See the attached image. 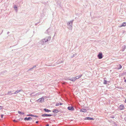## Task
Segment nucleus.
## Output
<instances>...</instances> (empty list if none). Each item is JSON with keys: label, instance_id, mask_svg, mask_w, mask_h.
I'll return each mask as SVG.
<instances>
[{"label": "nucleus", "instance_id": "obj_1", "mask_svg": "<svg viewBox=\"0 0 126 126\" xmlns=\"http://www.w3.org/2000/svg\"><path fill=\"white\" fill-rule=\"evenodd\" d=\"M47 39H46V41H45L44 39H43L42 40L40 41V43L42 44V45H44L45 42H47L48 40H50V39L51 37H48Z\"/></svg>", "mask_w": 126, "mask_h": 126}, {"label": "nucleus", "instance_id": "obj_2", "mask_svg": "<svg viewBox=\"0 0 126 126\" xmlns=\"http://www.w3.org/2000/svg\"><path fill=\"white\" fill-rule=\"evenodd\" d=\"M97 57L100 59L102 58L103 57L102 53L101 52L99 53L97 55Z\"/></svg>", "mask_w": 126, "mask_h": 126}, {"label": "nucleus", "instance_id": "obj_3", "mask_svg": "<svg viewBox=\"0 0 126 126\" xmlns=\"http://www.w3.org/2000/svg\"><path fill=\"white\" fill-rule=\"evenodd\" d=\"M73 21V20H71L70 21L68 22V23L67 25L70 26V28H72Z\"/></svg>", "mask_w": 126, "mask_h": 126}, {"label": "nucleus", "instance_id": "obj_4", "mask_svg": "<svg viewBox=\"0 0 126 126\" xmlns=\"http://www.w3.org/2000/svg\"><path fill=\"white\" fill-rule=\"evenodd\" d=\"M52 116V115L50 114H43L41 116L42 117H47V116Z\"/></svg>", "mask_w": 126, "mask_h": 126}, {"label": "nucleus", "instance_id": "obj_5", "mask_svg": "<svg viewBox=\"0 0 126 126\" xmlns=\"http://www.w3.org/2000/svg\"><path fill=\"white\" fill-rule=\"evenodd\" d=\"M67 109L69 110L73 111L74 110V109L73 107H68L67 108Z\"/></svg>", "mask_w": 126, "mask_h": 126}, {"label": "nucleus", "instance_id": "obj_6", "mask_svg": "<svg viewBox=\"0 0 126 126\" xmlns=\"http://www.w3.org/2000/svg\"><path fill=\"white\" fill-rule=\"evenodd\" d=\"M125 107L124 106L122 105H121L120 106L119 109L120 110H122L124 109Z\"/></svg>", "mask_w": 126, "mask_h": 126}, {"label": "nucleus", "instance_id": "obj_7", "mask_svg": "<svg viewBox=\"0 0 126 126\" xmlns=\"http://www.w3.org/2000/svg\"><path fill=\"white\" fill-rule=\"evenodd\" d=\"M32 117H29L28 118L25 117L24 118V120H32Z\"/></svg>", "mask_w": 126, "mask_h": 126}, {"label": "nucleus", "instance_id": "obj_8", "mask_svg": "<svg viewBox=\"0 0 126 126\" xmlns=\"http://www.w3.org/2000/svg\"><path fill=\"white\" fill-rule=\"evenodd\" d=\"M44 100V98L42 97L39 98L38 100V101L40 102H42Z\"/></svg>", "mask_w": 126, "mask_h": 126}, {"label": "nucleus", "instance_id": "obj_9", "mask_svg": "<svg viewBox=\"0 0 126 126\" xmlns=\"http://www.w3.org/2000/svg\"><path fill=\"white\" fill-rule=\"evenodd\" d=\"M27 116H30L35 117H38V116L36 115H33L32 114H29L27 115Z\"/></svg>", "mask_w": 126, "mask_h": 126}, {"label": "nucleus", "instance_id": "obj_10", "mask_svg": "<svg viewBox=\"0 0 126 126\" xmlns=\"http://www.w3.org/2000/svg\"><path fill=\"white\" fill-rule=\"evenodd\" d=\"M23 91V90L22 89H20V90H17L14 93V94H16L17 93L20 92H22Z\"/></svg>", "mask_w": 126, "mask_h": 126}, {"label": "nucleus", "instance_id": "obj_11", "mask_svg": "<svg viewBox=\"0 0 126 126\" xmlns=\"http://www.w3.org/2000/svg\"><path fill=\"white\" fill-rule=\"evenodd\" d=\"M94 119L92 118L91 117H86L85 118V120H94Z\"/></svg>", "mask_w": 126, "mask_h": 126}, {"label": "nucleus", "instance_id": "obj_12", "mask_svg": "<svg viewBox=\"0 0 126 126\" xmlns=\"http://www.w3.org/2000/svg\"><path fill=\"white\" fill-rule=\"evenodd\" d=\"M122 68V66L121 65L119 64V65H117V68H116L118 69H121Z\"/></svg>", "mask_w": 126, "mask_h": 126}, {"label": "nucleus", "instance_id": "obj_13", "mask_svg": "<svg viewBox=\"0 0 126 126\" xmlns=\"http://www.w3.org/2000/svg\"><path fill=\"white\" fill-rule=\"evenodd\" d=\"M69 80L74 82L75 81V78H72L71 79H68Z\"/></svg>", "mask_w": 126, "mask_h": 126}, {"label": "nucleus", "instance_id": "obj_14", "mask_svg": "<svg viewBox=\"0 0 126 126\" xmlns=\"http://www.w3.org/2000/svg\"><path fill=\"white\" fill-rule=\"evenodd\" d=\"M126 26V23L124 22L121 25V27L125 26Z\"/></svg>", "mask_w": 126, "mask_h": 126}, {"label": "nucleus", "instance_id": "obj_15", "mask_svg": "<svg viewBox=\"0 0 126 126\" xmlns=\"http://www.w3.org/2000/svg\"><path fill=\"white\" fill-rule=\"evenodd\" d=\"M63 104L62 103H57L56 104V106H59V105H62Z\"/></svg>", "mask_w": 126, "mask_h": 126}, {"label": "nucleus", "instance_id": "obj_16", "mask_svg": "<svg viewBox=\"0 0 126 126\" xmlns=\"http://www.w3.org/2000/svg\"><path fill=\"white\" fill-rule=\"evenodd\" d=\"M106 78H104V80L103 82V84H107V81L105 80V79Z\"/></svg>", "mask_w": 126, "mask_h": 126}, {"label": "nucleus", "instance_id": "obj_17", "mask_svg": "<svg viewBox=\"0 0 126 126\" xmlns=\"http://www.w3.org/2000/svg\"><path fill=\"white\" fill-rule=\"evenodd\" d=\"M12 91H8V93L7 94L11 95L12 94H13H13L12 93Z\"/></svg>", "mask_w": 126, "mask_h": 126}, {"label": "nucleus", "instance_id": "obj_18", "mask_svg": "<svg viewBox=\"0 0 126 126\" xmlns=\"http://www.w3.org/2000/svg\"><path fill=\"white\" fill-rule=\"evenodd\" d=\"M80 111L81 112H86V110L85 109H82Z\"/></svg>", "mask_w": 126, "mask_h": 126}, {"label": "nucleus", "instance_id": "obj_19", "mask_svg": "<svg viewBox=\"0 0 126 126\" xmlns=\"http://www.w3.org/2000/svg\"><path fill=\"white\" fill-rule=\"evenodd\" d=\"M53 112L54 113H57L58 112V111L57 110L55 109L53 111Z\"/></svg>", "mask_w": 126, "mask_h": 126}, {"label": "nucleus", "instance_id": "obj_20", "mask_svg": "<svg viewBox=\"0 0 126 126\" xmlns=\"http://www.w3.org/2000/svg\"><path fill=\"white\" fill-rule=\"evenodd\" d=\"M43 93L42 92H39L38 93H36L35 95L33 96H34L35 95H38L40 94H42Z\"/></svg>", "mask_w": 126, "mask_h": 126}, {"label": "nucleus", "instance_id": "obj_21", "mask_svg": "<svg viewBox=\"0 0 126 126\" xmlns=\"http://www.w3.org/2000/svg\"><path fill=\"white\" fill-rule=\"evenodd\" d=\"M44 110L46 112H49L51 111V110H48L47 109H44Z\"/></svg>", "mask_w": 126, "mask_h": 126}, {"label": "nucleus", "instance_id": "obj_22", "mask_svg": "<svg viewBox=\"0 0 126 126\" xmlns=\"http://www.w3.org/2000/svg\"><path fill=\"white\" fill-rule=\"evenodd\" d=\"M18 113H19V114H20V115H22L24 114V113L21 112L20 111H18Z\"/></svg>", "mask_w": 126, "mask_h": 126}, {"label": "nucleus", "instance_id": "obj_23", "mask_svg": "<svg viewBox=\"0 0 126 126\" xmlns=\"http://www.w3.org/2000/svg\"><path fill=\"white\" fill-rule=\"evenodd\" d=\"M14 9L16 11H17V7L16 6V5H15L14 6Z\"/></svg>", "mask_w": 126, "mask_h": 126}, {"label": "nucleus", "instance_id": "obj_24", "mask_svg": "<svg viewBox=\"0 0 126 126\" xmlns=\"http://www.w3.org/2000/svg\"><path fill=\"white\" fill-rule=\"evenodd\" d=\"M125 49V46H123V49L122 50V51H124Z\"/></svg>", "mask_w": 126, "mask_h": 126}, {"label": "nucleus", "instance_id": "obj_25", "mask_svg": "<svg viewBox=\"0 0 126 126\" xmlns=\"http://www.w3.org/2000/svg\"><path fill=\"white\" fill-rule=\"evenodd\" d=\"M82 76V75H80L79 76H78V77H79V78H80Z\"/></svg>", "mask_w": 126, "mask_h": 126}, {"label": "nucleus", "instance_id": "obj_26", "mask_svg": "<svg viewBox=\"0 0 126 126\" xmlns=\"http://www.w3.org/2000/svg\"><path fill=\"white\" fill-rule=\"evenodd\" d=\"M82 76V75H80L79 76H78V77H79V78H80Z\"/></svg>", "mask_w": 126, "mask_h": 126}, {"label": "nucleus", "instance_id": "obj_27", "mask_svg": "<svg viewBox=\"0 0 126 126\" xmlns=\"http://www.w3.org/2000/svg\"><path fill=\"white\" fill-rule=\"evenodd\" d=\"M76 55V54H73V55L72 56L71 58H73V57H74V56H75Z\"/></svg>", "mask_w": 126, "mask_h": 126}, {"label": "nucleus", "instance_id": "obj_28", "mask_svg": "<svg viewBox=\"0 0 126 126\" xmlns=\"http://www.w3.org/2000/svg\"><path fill=\"white\" fill-rule=\"evenodd\" d=\"M33 69V68H31L29 69L28 70V71H30L31 70H32V69Z\"/></svg>", "mask_w": 126, "mask_h": 126}, {"label": "nucleus", "instance_id": "obj_29", "mask_svg": "<svg viewBox=\"0 0 126 126\" xmlns=\"http://www.w3.org/2000/svg\"><path fill=\"white\" fill-rule=\"evenodd\" d=\"M48 38V37H46L45 38L43 39H45V41H46V39H48V38Z\"/></svg>", "mask_w": 126, "mask_h": 126}, {"label": "nucleus", "instance_id": "obj_30", "mask_svg": "<svg viewBox=\"0 0 126 126\" xmlns=\"http://www.w3.org/2000/svg\"><path fill=\"white\" fill-rule=\"evenodd\" d=\"M13 121L15 122H18L16 120H13Z\"/></svg>", "mask_w": 126, "mask_h": 126}, {"label": "nucleus", "instance_id": "obj_31", "mask_svg": "<svg viewBox=\"0 0 126 126\" xmlns=\"http://www.w3.org/2000/svg\"><path fill=\"white\" fill-rule=\"evenodd\" d=\"M2 107L0 106V110L2 109Z\"/></svg>", "mask_w": 126, "mask_h": 126}, {"label": "nucleus", "instance_id": "obj_32", "mask_svg": "<svg viewBox=\"0 0 126 126\" xmlns=\"http://www.w3.org/2000/svg\"><path fill=\"white\" fill-rule=\"evenodd\" d=\"M74 78H75V80H76V79H77V78L76 77H74Z\"/></svg>", "mask_w": 126, "mask_h": 126}, {"label": "nucleus", "instance_id": "obj_33", "mask_svg": "<svg viewBox=\"0 0 126 126\" xmlns=\"http://www.w3.org/2000/svg\"><path fill=\"white\" fill-rule=\"evenodd\" d=\"M36 67V65H34L32 68H35Z\"/></svg>", "mask_w": 126, "mask_h": 126}, {"label": "nucleus", "instance_id": "obj_34", "mask_svg": "<svg viewBox=\"0 0 126 126\" xmlns=\"http://www.w3.org/2000/svg\"><path fill=\"white\" fill-rule=\"evenodd\" d=\"M3 114H2L1 115V118H2L3 117Z\"/></svg>", "mask_w": 126, "mask_h": 126}, {"label": "nucleus", "instance_id": "obj_35", "mask_svg": "<svg viewBox=\"0 0 126 126\" xmlns=\"http://www.w3.org/2000/svg\"><path fill=\"white\" fill-rule=\"evenodd\" d=\"M76 77L77 78V79H79V77H78V76H76Z\"/></svg>", "mask_w": 126, "mask_h": 126}, {"label": "nucleus", "instance_id": "obj_36", "mask_svg": "<svg viewBox=\"0 0 126 126\" xmlns=\"http://www.w3.org/2000/svg\"><path fill=\"white\" fill-rule=\"evenodd\" d=\"M38 121H37L36 122V124H38Z\"/></svg>", "mask_w": 126, "mask_h": 126}, {"label": "nucleus", "instance_id": "obj_37", "mask_svg": "<svg viewBox=\"0 0 126 126\" xmlns=\"http://www.w3.org/2000/svg\"><path fill=\"white\" fill-rule=\"evenodd\" d=\"M33 93H31V94H30V96H31V95H32V94H33Z\"/></svg>", "mask_w": 126, "mask_h": 126}, {"label": "nucleus", "instance_id": "obj_38", "mask_svg": "<svg viewBox=\"0 0 126 126\" xmlns=\"http://www.w3.org/2000/svg\"><path fill=\"white\" fill-rule=\"evenodd\" d=\"M9 33L10 32H8L7 33V34H9Z\"/></svg>", "mask_w": 126, "mask_h": 126}, {"label": "nucleus", "instance_id": "obj_39", "mask_svg": "<svg viewBox=\"0 0 126 126\" xmlns=\"http://www.w3.org/2000/svg\"><path fill=\"white\" fill-rule=\"evenodd\" d=\"M46 126H49V124H47Z\"/></svg>", "mask_w": 126, "mask_h": 126}, {"label": "nucleus", "instance_id": "obj_40", "mask_svg": "<svg viewBox=\"0 0 126 126\" xmlns=\"http://www.w3.org/2000/svg\"><path fill=\"white\" fill-rule=\"evenodd\" d=\"M124 81H125V82H126V79H125V80H124Z\"/></svg>", "mask_w": 126, "mask_h": 126}, {"label": "nucleus", "instance_id": "obj_41", "mask_svg": "<svg viewBox=\"0 0 126 126\" xmlns=\"http://www.w3.org/2000/svg\"><path fill=\"white\" fill-rule=\"evenodd\" d=\"M125 102L126 103V99L125 100Z\"/></svg>", "mask_w": 126, "mask_h": 126}, {"label": "nucleus", "instance_id": "obj_42", "mask_svg": "<svg viewBox=\"0 0 126 126\" xmlns=\"http://www.w3.org/2000/svg\"><path fill=\"white\" fill-rule=\"evenodd\" d=\"M48 30H49V29H48L47 31H48Z\"/></svg>", "mask_w": 126, "mask_h": 126}, {"label": "nucleus", "instance_id": "obj_43", "mask_svg": "<svg viewBox=\"0 0 126 126\" xmlns=\"http://www.w3.org/2000/svg\"><path fill=\"white\" fill-rule=\"evenodd\" d=\"M114 117H112V118H113Z\"/></svg>", "mask_w": 126, "mask_h": 126}, {"label": "nucleus", "instance_id": "obj_44", "mask_svg": "<svg viewBox=\"0 0 126 126\" xmlns=\"http://www.w3.org/2000/svg\"><path fill=\"white\" fill-rule=\"evenodd\" d=\"M114 117H112V118H113Z\"/></svg>", "mask_w": 126, "mask_h": 126}]
</instances>
